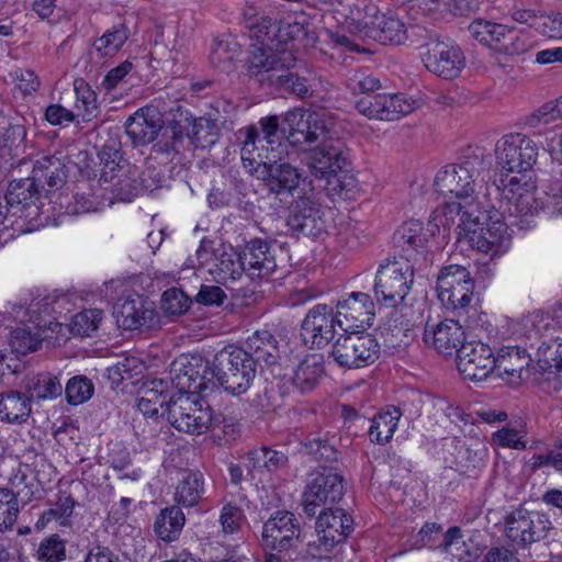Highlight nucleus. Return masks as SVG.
Instances as JSON below:
<instances>
[{"instance_id":"603ef678","label":"nucleus","mask_w":562,"mask_h":562,"mask_svg":"<svg viewBox=\"0 0 562 562\" xmlns=\"http://www.w3.org/2000/svg\"><path fill=\"white\" fill-rule=\"evenodd\" d=\"M248 460L256 470H266L267 472H276L286 467L288 456L279 450L269 447H260L250 450L247 453Z\"/></svg>"},{"instance_id":"58836bf2","label":"nucleus","mask_w":562,"mask_h":562,"mask_svg":"<svg viewBox=\"0 0 562 562\" xmlns=\"http://www.w3.org/2000/svg\"><path fill=\"white\" fill-rule=\"evenodd\" d=\"M169 396L167 382L162 379L153 380L140 391L137 407L145 416H164L162 411L168 405Z\"/></svg>"},{"instance_id":"69168bd1","label":"nucleus","mask_w":562,"mask_h":562,"mask_svg":"<svg viewBox=\"0 0 562 562\" xmlns=\"http://www.w3.org/2000/svg\"><path fill=\"white\" fill-rule=\"evenodd\" d=\"M190 304V297L180 289H168L161 295V308L169 315L183 314Z\"/></svg>"},{"instance_id":"2eb2a0df","label":"nucleus","mask_w":562,"mask_h":562,"mask_svg":"<svg viewBox=\"0 0 562 562\" xmlns=\"http://www.w3.org/2000/svg\"><path fill=\"white\" fill-rule=\"evenodd\" d=\"M349 27L359 37L384 45H401L408 38V29L398 18L383 14L375 7L368 8L363 18L353 19Z\"/></svg>"},{"instance_id":"de8ad7c7","label":"nucleus","mask_w":562,"mask_h":562,"mask_svg":"<svg viewBox=\"0 0 562 562\" xmlns=\"http://www.w3.org/2000/svg\"><path fill=\"white\" fill-rule=\"evenodd\" d=\"M70 299L67 294L54 292L34 299L27 306L25 314L33 317L35 322H43L42 314H61L69 311Z\"/></svg>"},{"instance_id":"72a5a7b5","label":"nucleus","mask_w":562,"mask_h":562,"mask_svg":"<svg viewBox=\"0 0 562 562\" xmlns=\"http://www.w3.org/2000/svg\"><path fill=\"white\" fill-rule=\"evenodd\" d=\"M205 494V479L202 472L198 470H187L182 473L175 493L173 501L176 506L192 508L196 506Z\"/></svg>"},{"instance_id":"0e129e2a","label":"nucleus","mask_w":562,"mask_h":562,"mask_svg":"<svg viewBox=\"0 0 562 562\" xmlns=\"http://www.w3.org/2000/svg\"><path fill=\"white\" fill-rule=\"evenodd\" d=\"M235 55L236 48L232 47L228 41H215L211 48L210 60L221 71L229 72L234 69Z\"/></svg>"},{"instance_id":"aec40b11","label":"nucleus","mask_w":562,"mask_h":562,"mask_svg":"<svg viewBox=\"0 0 562 562\" xmlns=\"http://www.w3.org/2000/svg\"><path fill=\"white\" fill-rule=\"evenodd\" d=\"M416 102L397 93H375L362 97L356 102L359 113L370 120L395 121L412 113Z\"/></svg>"},{"instance_id":"393cba45","label":"nucleus","mask_w":562,"mask_h":562,"mask_svg":"<svg viewBox=\"0 0 562 562\" xmlns=\"http://www.w3.org/2000/svg\"><path fill=\"white\" fill-rule=\"evenodd\" d=\"M339 316L338 326L344 330H364L372 326L374 319V303L369 294L352 292L336 305Z\"/></svg>"},{"instance_id":"5fc2aeb1","label":"nucleus","mask_w":562,"mask_h":562,"mask_svg":"<svg viewBox=\"0 0 562 562\" xmlns=\"http://www.w3.org/2000/svg\"><path fill=\"white\" fill-rule=\"evenodd\" d=\"M289 69L290 68H285L284 71H281L278 77H276L272 86L302 99L311 97L314 90L310 80L296 72L289 71Z\"/></svg>"},{"instance_id":"f8f14e48","label":"nucleus","mask_w":562,"mask_h":562,"mask_svg":"<svg viewBox=\"0 0 562 562\" xmlns=\"http://www.w3.org/2000/svg\"><path fill=\"white\" fill-rule=\"evenodd\" d=\"M378 339L366 330L344 331L333 344L330 357L341 368L360 369L373 364L380 357Z\"/></svg>"},{"instance_id":"bf43d9fd","label":"nucleus","mask_w":562,"mask_h":562,"mask_svg":"<svg viewBox=\"0 0 562 562\" xmlns=\"http://www.w3.org/2000/svg\"><path fill=\"white\" fill-rule=\"evenodd\" d=\"M102 321V311L98 308L85 310L76 314L70 324L74 335L89 337L94 333Z\"/></svg>"},{"instance_id":"5701e85b","label":"nucleus","mask_w":562,"mask_h":562,"mask_svg":"<svg viewBox=\"0 0 562 562\" xmlns=\"http://www.w3.org/2000/svg\"><path fill=\"white\" fill-rule=\"evenodd\" d=\"M281 248L274 243L261 238H252L241 248V259L245 261L247 276L251 279H267L278 268V255Z\"/></svg>"},{"instance_id":"a878e982","label":"nucleus","mask_w":562,"mask_h":562,"mask_svg":"<svg viewBox=\"0 0 562 562\" xmlns=\"http://www.w3.org/2000/svg\"><path fill=\"white\" fill-rule=\"evenodd\" d=\"M286 225L293 233L316 237L325 229L321 206L311 196H300L289 206Z\"/></svg>"},{"instance_id":"a18cd8bd","label":"nucleus","mask_w":562,"mask_h":562,"mask_svg":"<svg viewBox=\"0 0 562 562\" xmlns=\"http://www.w3.org/2000/svg\"><path fill=\"white\" fill-rule=\"evenodd\" d=\"M427 234L424 233V225L418 220L404 222L394 233L393 241L404 251L426 248Z\"/></svg>"},{"instance_id":"2f4dec72","label":"nucleus","mask_w":562,"mask_h":562,"mask_svg":"<svg viewBox=\"0 0 562 562\" xmlns=\"http://www.w3.org/2000/svg\"><path fill=\"white\" fill-rule=\"evenodd\" d=\"M239 348L250 356L257 368L274 366L280 359L279 341L268 329L256 330Z\"/></svg>"},{"instance_id":"f257e3e1","label":"nucleus","mask_w":562,"mask_h":562,"mask_svg":"<svg viewBox=\"0 0 562 562\" xmlns=\"http://www.w3.org/2000/svg\"><path fill=\"white\" fill-rule=\"evenodd\" d=\"M492 155L481 146H468L460 153L458 161L442 167L435 177L436 191L443 196L474 203L476 195L491 179Z\"/></svg>"},{"instance_id":"423d86ee","label":"nucleus","mask_w":562,"mask_h":562,"mask_svg":"<svg viewBox=\"0 0 562 562\" xmlns=\"http://www.w3.org/2000/svg\"><path fill=\"white\" fill-rule=\"evenodd\" d=\"M501 186L502 196L505 201L501 202V213H504V220L510 226H517L519 229H528L532 226V217L538 213L539 203L535 196L536 188L531 177H508L502 175Z\"/></svg>"},{"instance_id":"4468645a","label":"nucleus","mask_w":562,"mask_h":562,"mask_svg":"<svg viewBox=\"0 0 562 562\" xmlns=\"http://www.w3.org/2000/svg\"><path fill=\"white\" fill-rule=\"evenodd\" d=\"M335 117L329 112L313 113L305 119V111L295 108L285 112L282 119V137L292 146L316 143L322 134L331 131V120Z\"/></svg>"},{"instance_id":"4d7b16f0","label":"nucleus","mask_w":562,"mask_h":562,"mask_svg":"<svg viewBox=\"0 0 562 562\" xmlns=\"http://www.w3.org/2000/svg\"><path fill=\"white\" fill-rule=\"evenodd\" d=\"M144 364L138 358L124 357L108 368V379L112 384L119 385L125 380H131L142 374Z\"/></svg>"},{"instance_id":"4c0bfd02","label":"nucleus","mask_w":562,"mask_h":562,"mask_svg":"<svg viewBox=\"0 0 562 562\" xmlns=\"http://www.w3.org/2000/svg\"><path fill=\"white\" fill-rule=\"evenodd\" d=\"M265 31L266 41H272L277 47L286 48V44L294 41H303L308 36V23L305 19L302 21H266ZM265 27V25L262 26Z\"/></svg>"},{"instance_id":"774afa93","label":"nucleus","mask_w":562,"mask_h":562,"mask_svg":"<svg viewBox=\"0 0 562 562\" xmlns=\"http://www.w3.org/2000/svg\"><path fill=\"white\" fill-rule=\"evenodd\" d=\"M562 116V98L549 101L541 105L528 117V124L537 127L540 124L551 123Z\"/></svg>"},{"instance_id":"b1692460","label":"nucleus","mask_w":562,"mask_h":562,"mask_svg":"<svg viewBox=\"0 0 562 562\" xmlns=\"http://www.w3.org/2000/svg\"><path fill=\"white\" fill-rule=\"evenodd\" d=\"M457 366L464 379L482 381L495 369V355L482 341H469L458 349Z\"/></svg>"},{"instance_id":"6ab92c4d","label":"nucleus","mask_w":562,"mask_h":562,"mask_svg":"<svg viewBox=\"0 0 562 562\" xmlns=\"http://www.w3.org/2000/svg\"><path fill=\"white\" fill-rule=\"evenodd\" d=\"M552 528L546 514L519 507L505 517L506 537L514 543L527 546L544 539Z\"/></svg>"},{"instance_id":"052dcab7","label":"nucleus","mask_w":562,"mask_h":562,"mask_svg":"<svg viewBox=\"0 0 562 562\" xmlns=\"http://www.w3.org/2000/svg\"><path fill=\"white\" fill-rule=\"evenodd\" d=\"M304 449L318 462H336L339 459V451L326 437L308 438L304 442Z\"/></svg>"},{"instance_id":"4be33fe9","label":"nucleus","mask_w":562,"mask_h":562,"mask_svg":"<svg viewBox=\"0 0 562 562\" xmlns=\"http://www.w3.org/2000/svg\"><path fill=\"white\" fill-rule=\"evenodd\" d=\"M301 525L296 516L288 510H278L263 524L262 541L266 547L286 551L297 546Z\"/></svg>"},{"instance_id":"09e8293b","label":"nucleus","mask_w":562,"mask_h":562,"mask_svg":"<svg viewBox=\"0 0 562 562\" xmlns=\"http://www.w3.org/2000/svg\"><path fill=\"white\" fill-rule=\"evenodd\" d=\"M527 425L521 419L510 422L492 434V442L497 447L515 450L527 449Z\"/></svg>"},{"instance_id":"3c124183","label":"nucleus","mask_w":562,"mask_h":562,"mask_svg":"<svg viewBox=\"0 0 562 562\" xmlns=\"http://www.w3.org/2000/svg\"><path fill=\"white\" fill-rule=\"evenodd\" d=\"M128 37V27L124 23H119L97 38L93 42V47L100 57L113 56L123 47Z\"/></svg>"},{"instance_id":"c85d7f7f","label":"nucleus","mask_w":562,"mask_h":562,"mask_svg":"<svg viewBox=\"0 0 562 562\" xmlns=\"http://www.w3.org/2000/svg\"><path fill=\"white\" fill-rule=\"evenodd\" d=\"M211 372V363L200 356L180 358L170 370V380L177 392L194 393L204 385L205 373Z\"/></svg>"},{"instance_id":"c9c22d12","label":"nucleus","mask_w":562,"mask_h":562,"mask_svg":"<svg viewBox=\"0 0 562 562\" xmlns=\"http://www.w3.org/2000/svg\"><path fill=\"white\" fill-rule=\"evenodd\" d=\"M325 373L323 360L315 355L305 357L293 370L292 385L301 393L312 392Z\"/></svg>"},{"instance_id":"37998d69","label":"nucleus","mask_w":562,"mask_h":562,"mask_svg":"<svg viewBox=\"0 0 562 562\" xmlns=\"http://www.w3.org/2000/svg\"><path fill=\"white\" fill-rule=\"evenodd\" d=\"M99 165L101 167L100 180L110 182L115 172L123 167L125 162L120 137L110 136L109 139L98 150Z\"/></svg>"},{"instance_id":"13d9d810","label":"nucleus","mask_w":562,"mask_h":562,"mask_svg":"<svg viewBox=\"0 0 562 562\" xmlns=\"http://www.w3.org/2000/svg\"><path fill=\"white\" fill-rule=\"evenodd\" d=\"M537 366L542 371L562 370V339L542 342L537 350Z\"/></svg>"},{"instance_id":"bb28decb","label":"nucleus","mask_w":562,"mask_h":562,"mask_svg":"<svg viewBox=\"0 0 562 562\" xmlns=\"http://www.w3.org/2000/svg\"><path fill=\"white\" fill-rule=\"evenodd\" d=\"M162 116L156 106H143L125 121L124 127L133 146L153 143L162 130Z\"/></svg>"},{"instance_id":"7c9ffc66","label":"nucleus","mask_w":562,"mask_h":562,"mask_svg":"<svg viewBox=\"0 0 562 562\" xmlns=\"http://www.w3.org/2000/svg\"><path fill=\"white\" fill-rule=\"evenodd\" d=\"M464 330L462 326L452 319H446L436 325L426 324L424 330V341L432 346L439 353L451 356L458 355V349L464 341Z\"/></svg>"},{"instance_id":"6e6552de","label":"nucleus","mask_w":562,"mask_h":562,"mask_svg":"<svg viewBox=\"0 0 562 562\" xmlns=\"http://www.w3.org/2000/svg\"><path fill=\"white\" fill-rule=\"evenodd\" d=\"M317 539L306 544L305 558L328 559L353 531V518L342 508L322 509L315 522Z\"/></svg>"},{"instance_id":"20e7f679","label":"nucleus","mask_w":562,"mask_h":562,"mask_svg":"<svg viewBox=\"0 0 562 562\" xmlns=\"http://www.w3.org/2000/svg\"><path fill=\"white\" fill-rule=\"evenodd\" d=\"M331 131L321 136L319 144L308 153L307 166L312 175L327 179L329 184L337 182L339 190H345V181L338 177L350 165V153L346 143L339 137L338 120H331Z\"/></svg>"},{"instance_id":"7ed1b4c3","label":"nucleus","mask_w":562,"mask_h":562,"mask_svg":"<svg viewBox=\"0 0 562 562\" xmlns=\"http://www.w3.org/2000/svg\"><path fill=\"white\" fill-rule=\"evenodd\" d=\"M32 179L42 189L44 196L50 203L58 205V211L67 214L89 212L92 202L79 193H69L64 189L67 179V170L61 159L55 156H44L36 160L33 166Z\"/></svg>"},{"instance_id":"412c9836","label":"nucleus","mask_w":562,"mask_h":562,"mask_svg":"<svg viewBox=\"0 0 562 562\" xmlns=\"http://www.w3.org/2000/svg\"><path fill=\"white\" fill-rule=\"evenodd\" d=\"M339 316L327 304L314 305L305 315L301 325V336L305 345L322 349L335 337Z\"/></svg>"},{"instance_id":"c756f323","label":"nucleus","mask_w":562,"mask_h":562,"mask_svg":"<svg viewBox=\"0 0 562 562\" xmlns=\"http://www.w3.org/2000/svg\"><path fill=\"white\" fill-rule=\"evenodd\" d=\"M531 358L526 349L518 346H503L495 355V371L512 384H519L529 378Z\"/></svg>"},{"instance_id":"f704fd0d","label":"nucleus","mask_w":562,"mask_h":562,"mask_svg":"<svg viewBox=\"0 0 562 562\" xmlns=\"http://www.w3.org/2000/svg\"><path fill=\"white\" fill-rule=\"evenodd\" d=\"M209 271L214 280L223 284L240 279L244 273L247 274L245 261L241 259V250L236 251L231 248L228 251L223 250L215 255L214 265Z\"/></svg>"},{"instance_id":"cd10ccee","label":"nucleus","mask_w":562,"mask_h":562,"mask_svg":"<svg viewBox=\"0 0 562 562\" xmlns=\"http://www.w3.org/2000/svg\"><path fill=\"white\" fill-rule=\"evenodd\" d=\"M113 315L120 327L126 330L153 329L158 325L155 308L140 296L126 299L114 305Z\"/></svg>"},{"instance_id":"864d4df0","label":"nucleus","mask_w":562,"mask_h":562,"mask_svg":"<svg viewBox=\"0 0 562 562\" xmlns=\"http://www.w3.org/2000/svg\"><path fill=\"white\" fill-rule=\"evenodd\" d=\"M29 391L37 400H55L61 396L64 385L57 375L43 372L30 381Z\"/></svg>"},{"instance_id":"e433bc0d","label":"nucleus","mask_w":562,"mask_h":562,"mask_svg":"<svg viewBox=\"0 0 562 562\" xmlns=\"http://www.w3.org/2000/svg\"><path fill=\"white\" fill-rule=\"evenodd\" d=\"M31 398L19 391L0 393V420L9 424H23L31 415Z\"/></svg>"},{"instance_id":"49530a36","label":"nucleus","mask_w":562,"mask_h":562,"mask_svg":"<svg viewBox=\"0 0 562 562\" xmlns=\"http://www.w3.org/2000/svg\"><path fill=\"white\" fill-rule=\"evenodd\" d=\"M26 136L24 125L16 117L0 116V151L12 159Z\"/></svg>"},{"instance_id":"f3484780","label":"nucleus","mask_w":562,"mask_h":562,"mask_svg":"<svg viewBox=\"0 0 562 562\" xmlns=\"http://www.w3.org/2000/svg\"><path fill=\"white\" fill-rule=\"evenodd\" d=\"M345 477L331 468H323L308 481L302 496L304 513L314 517L319 507H331L345 494Z\"/></svg>"},{"instance_id":"a211bd4d","label":"nucleus","mask_w":562,"mask_h":562,"mask_svg":"<svg viewBox=\"0 0 562 562\" xmlns=\"http://www.w3.org/2000/svg\"><path fill=\"white\" fill-rule=\"evenodd\" d=\"M474 290L469 270L459 265L443 267L437 278L438 297L448 308L465 312Z\"/></svg>"},{"instance_id":"473e14b6","label":"nucleus","mask_w":562,"mask_h":562,"mask_svg":"<svg viewBox=\"0 0 562 562\" xmlns=\"http://www.w3.org/2000/svg\"><path fill=\"white\" fill-rule=\"evenodd\" d=\"M262 170L260 180L277 195L291 193L299 187L302 178L299 169L286 161H271Z\"/></svg>"},{"instance_id":"e2e57ef3","label":"nucleus","mask_w":562,"mask_h":562,"mask_svg":"<svg viewBox=\"0 0 562 562\" xmlns=\"http://www.w3.org/2000/svg\"><path fill=\"white\" fill-rule=\"evenodd\" d=\"M441 548L445 552L458 558L460 561L469 562L472 554L467 549L462 530L458 526L450 527L445 536Z\"/></svg>"},{"instance_id":"dca6fc26","label":"nucleus","mask_w":562,"mask_h":562,"mask_svg":"<svg viewBox=\"0 0 562 562\" xmlns=\"http://www.w3.org/2000/svg\"><path fill=\"white\" fill-rule=\"evenodd\" d=\"M256 40L259 46L252 45L248 59V74L261 83L269 81L272 85L281 71L294 65L295 57L290 49L279 48L270 40Z\"/></svg>"},{"instance_id":"ea45409f","label":"nucleus","mask_w":562,"mask_h":562,"mask_svg":"<svg viewBox=\"0 0 562 562\" xmlns=\"http://www.w3.org/2000/svg\"><path fill=\"white\" fill-rule=\"evenodd\" d=\"M9 492L11 499H18L22 506L29 504L37 492L36 477L27 464L20 463L9 476L8 484L2 487Z\"/></svg>"},{"instance_id":"1a4fd4ad","label":"nucleus","mask_w":562,"mask_h":562,"mask_svg":"<svg viewBox=\"0 0 562 562\" xmlns=\"http://www.w3.org/2000/svg\"><path fill=\"white\" fill-rule=\"evenodd\" d=\"M409 32L420 40V46L427 48L423 63L430 72L449 80L460 76L465 66V57L457 44L450 40H439L423 26H412Z\"/></svg>"},{"instance_id":"6e6d98bb","label":"nucleus","mask_w":562,"mask_h":562,"mask_svg":"<svg viewBox=\"0 0 562 562\" xmlns=\"http://www.w3.org/2000/svg\"><path fill=\"white\" fill-rule=\"evenodd\" d=\"M68 404L79 405L89 401L94 393V385L86 375H75L64 386Z\"/></svg>"},{"instance_id":"ddd939ff","label":"nucleus","mask_w":562,"mask_h":562,"mask_svg":"<svg viewBox=\"0 0 562 562\" xmlns=\"http://www.w3.org/2000/svg\"><path fill=\"white\" fill-rule=\"evenodd\" d=\"M495 154L502 173L506 171L508 177H530L528 172L537 160L538 146L526 135L508 134L497 142Z\"/></svg>"},{"instance_id":"39448f33","label":"nucleus","mask_w":562,"mask_h":562,"mask_svg":"<svg viewBox=\"0 0 562 562\" xmlns=\"http://www.w3.org/2000/svg\"><path fill=\"white\" fill-rule=\"evenodd\" d=\"M257 369L247 352L233 346L220 350L211 362V375L225 392L234 396L245 394L249 390Z\"/></svg>"},{"instance_id":"0eeeda50","label":"nucleus","mask_w":562,"mask_h":562,"mask_svg":"<svg viewBox=\"0 0 562 562\" xmlns=\"http://www.w3.org/2000/svg\"><path fill=\"white\" fill-rule=\"evenodd\" d=\"M162 415L177 430L191 435H201L220 423L210 405L194 393L171 394Z\"/></svg>"},{"instance_id":"a19ab883","label":"nucleus","mask_w":562,"mask_h":562,"mask_svg":"<svg viewBox=\"0 0 562 562\" xmlns=\"http://www.w3.org/2000/svg\"><path fill=\"white\" fill-rule=\"evenodd\" d=\"M26 322L32 323L33 327L24 325L14 328L10 334L9 344L12 353L16 356H24L37 350L43 341L40 328L45 327L46 322H35L32 316Z\"/></svg>"},{"instance_id":"79ce46f5","label":"nucleus","mask_w":562,"mask_h":562,"mask_svg":"<svg viewBox=\"0 0 562 562\" xmlns=\"http://www.w3.org/2000/svg\"><path fill=\"white\" fill-rule=\"evenodd\" d=\"M186 522V516L182 509L176 505L162 508L154 522L156 536L165 541H176Z\"/></svg>"},{"instance_id":"f03ea898","label":"nucleus","mask_w":562,"mask_h":562,"mask_svg":"<svg viewBox=\"0 0 562 562\" xmlns=\"http://www.w3.org/2000/svg\"><path fill=\"white\" fill-rule=\"evenodd\" d=\"M459 214L465 238L473 249L492 258L504 254L512 240L509 223L504 213L494 206L484 207L482 202L459 204Z\"/></svg>"},{"instance_id":"9b49d317","label":"nucleus","mask_w":562,"mask_h":562,"mask_svg":"<svg viewBox=\"0 0 562 562\" xmlns=\"http://www.w3.org/2000/svg\"><path fill=\"white\" fill-rule=\"evenodd\" d=\"M43 193L32 177L14 179L10 182L4 200L11 216L16 217V231L30 233L43 224L41 220L43 203L37 204Z\"/></svg>"},{"instance_id":"9d476101","label":"nucleus","mask_w":562,"mask_h":562,"mask_svg":"<svg viewBox=\"0 0 562 562\" xmlns=\"http://www.w3.org/2000/svg\"><path fill=\"white\" fill-rule=\"evenodd\" d=\"M414 281V267L408 259L386 258L378 268L374 295L379 303L394 307L408 294Z\"/></svg>"},{"instance_id":"338daca9","label":"nucleus","mask_w":562,"mask_h":562,"mask_svg":"<svg viewBox=\"0 0 562 562\" xmlns=\"http://www.w3.org/2000/svg\"><path fill=\"white\" fill-rule=\"evenodd\" d=\"M75 90L77 94L76 106L83 111L82 120L89 122L98 114L97 94L83 81L79 86L75 85Z\"/></svg>"},{"instance_id":"680f3d73","label":"nucleus","mask_w":562,"mask_h":562,"mask_svg":"<svg viewBox=\"0 0 562 562\" xmlns=\"http://www.w3.org/2000/svg\"><path fill=\"white\" fill-rule=\"evenodd\" d=\"M347 88L353 93H363L366 95L370 92L381 88L380 80L373 76V74L367 69L361 68L352 71L347 78Z\"/></svg>"},{"instance_id":"8fccbe9b","label":"nucleus","mask_w":562,"mask_h":562,"mask_svg":"<svg viewBox=\"0 0 562 562\" xmlns=\"http://www.w3.org/2000/svg\"><path fill=\"white\" fill-rule=\"evenodd\" d=\"M155 140L150 148V155L155 158L162 157L171 161L183 148L184 136L181 135V132L165 126L164 123L162 130Z\"/></svg>"},{"instance_id":"c03bdc74","label":"nucleus","mask_w":562,"mask_h":562,"mask_svg":"<svg viewBox=\"0 0 562 562\" xmlns=\"http://www.w3.org/2000/svg\"><path fill=\"white\" fill-rule=\"evenodd\" d=\"M400 417L401 412L394 406L376 414L369 428L370 440L378 445L387 443L397 428Z\"/></svg>"}]
</instances>
